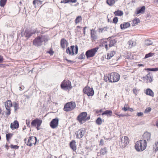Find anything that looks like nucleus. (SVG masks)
I'll list each match as a JSON object with an SVG mask.
<instances>
[{"mask_svg": "<svg viewBox=\"0 0 158 158\" xmlns=\"http://www.w3.org/2000/svg\"><path fill=\"white\" fill-rule=\"evenodd\" d=\"M42 4V1L40 0H34L33 2V4L35 8L37 6H39Z\"/></svg>", "mask_w": 158, "mask_h": 158, "instance_id": "bb28decb", "label": "nucleus"}, {"mask_svg": "<svg viewBox=\"0 0 158 158\" xmlns=\"http://www.w3.org/2000/svg\"><path fill=\"white\" fill-rule=\"evenodd\" d=\"M113 23L116 24L118 22V18L117 17H115L113 19Z\"/></svg>", "mask_w": 158, "mask_h": 158, "instance_id": "603ef678", "label": "nucleus"}, {"mask_svg": "<svg viewBox=\"0 0 158 158\" xmlns=\"http://www.w3.org/2000/svg\"><path fill=\"white\" fill-rule=\"evenodd\" d=\"M82 27L79 26H77L74 29V31L75 33H79L80 32V30Z\"/></svg>", "mask_w": 158, "mask_h": 158, "instance_id": "a19ab883", "label": "nucleus"}, {"mask_svg": "<svg viewBox=\"0 0 158 158\" xmlns=\"http://www.w3.org/2000/svg\"><path fill=\"white\" fill-rule=\"evenodd\" d=\"M115 0H106V3L110 6H113L115 3Z\"/></svg>", "mask_w": 158, "mask_h": 158, "instance_id": "473e14b6", "label": "nucleus"}, {"mask_svg": "<svg viewBox=\"0 0 158 158\" xmlns=\"http://www.w3.org/2000/svg\"><path fill=\"white\" fill-rule=\"evenodd\" d=\"M112 114V112L111 110H107L104 111L103 113L102 114V115H106L107 116H111Z\"/></svg>", "mask_w": 158, "mask_h": 158, "instance_id": "c85d7f7f", "label": "nucleus"}, {"mask_svg": "<svg viewBox=\"0 0 158 158\" xmlns=\"http://www.w3.org/2000/svg\"><path fill=\"white\" fill-rule=\"evenodd\" d=\"M85 132L86 131L84 129H81L75 132L76 138L79 139L82 138L85 135Z\"/></svg>", "mask_w": 158, "mask_h": 158, "instance_id": "2eb2a0df", "label": "nucleus"}, {"mask_svg": "<svg viewBox=\"0 0 158 158\" xmlns=\"http://www.w3.org/2000/svg\"><path fill=\"white\" fill-rule=\"evenodd\" d=\"M35 32V31L32 32L31 31H29L28 30H26L24 32V35L26 37L29 38Z\"/></svg>", "mask_w": 158, "mask_h": 158, "instance_id": "b1692460", "label": "nucleus"}, {"mask_svg": "<svg viewBox=\"0 0 158 158\" xmlns=\"http://www.w3.org/2000/svg\"><path fill=\"white\" fill-rule=\"evenodd\" d=\"M155 53H151L150 52L148 53L147 54H146L144 57L145 58H148L150 57H152L153 56L154 54Z\"/></svg>", "mask_w": 158, "mask_h": 158, "instance_id": "79ce46f5", "label": "nucleus"}, {"mask_svg": "<svg viewBox=\"0 0 158 158\" xmlns=\"http://www.w3.org/2000/svg\"><path fill=\"white\" fill-rule=\"evenodd\" d=\"M61 88L64 90H70L72 88L71 83L68 80H64L60 85Z\"/></svg>", "mask_w": 158, "mask_h": 158, "instance_id": "1a4fd4ad", "label": "nucleus"}, {"mask_svg": "<svg viewBox=\"0 0 158 158\" xmlns=\"http://www.w3.org/2000/svg\"><path fill=\"white\" fill-rule=\"evenodd\" d=\"M5 107L7 110L5 113L6 116H8L11 114V109L10 107L12 106V103L10 100H8L5 103Z\"/></svg>", "mask_w": 158, "mask_h": 158, "instance_id": "ddd939ff", "label": "nucleus"}, {"mask_svg": "<svg viewBox=\"0 0 158 158\" xmlns=\"http://www.w3.org/2000/svg\"><path fill=\"white\" fill-rule=\"evenodd\" d=\"M83 92L88 96H92L94 94V91L92 88L87 86L85 87L83 89Z\"/></svg>", "mask_w": 158, "mask_h": 158, "instance_id": "4468645a", "label": "nucleus"}, {"mask_svg": "<svg viewBox=\"0 0 158 158\" xmlns=\"http://www.w3.org/2000/svg\"><path fill=\"white\" fill-rule=\"evenodd\" d=\"M19 123L18 121L15 120L10 124V127L12 130L17 129L19 127Z\"/></svg>", "mask_w": 158, "mask_h": 158, "instance_id": "a211bd4d", "label": "nucleus"}, {"mask_svg": "<svg viewBox=\"0 0 158 158\" xmlns=\"http://www.w3.org/2000/svg\"><path fill=\"white\" fill-rule=\"evenodd\" d=\"M69 43L65 38H62L61 39L60 42L61 47L63 49H64L69 45Z\"/></svg>", "mask_w": 158, "mask_h": 158, "instance_id": "f3484780", "label": "nucleus"}, {"mask_svg": "<svg viewBox=\"0 0 158 158\" xmlns=\"http://www.w3.org/2000/svg\"><path fill=\"white\" fill-rule=\"evenodd\" d=\"M48 52L52 55H53L54 53V52L52 50H50V51Z\"/></svg>", "mask_w": 158, "mask_h": 158, "instance_id": "052dcab7", "label": "nucleus"}, {"mask_svg": "<svg viewBox=\"0 0 158 158\" xmlns=\"http://www.w3.org/2000/svg\"><path fill=\"white\" fill-rule=\"evenodd\" d=\"M78 50V48L77 45H76L75 46L72 45L71 46L70 48L68 47L67 48L66 52L69 55L73 56L77 54Z\"/></svg>", "mask_w": 158, "mask_h": 158, "instance_id": "6e6552de", "label": "nucleus"}, {"mask_svg": "<svg viewBox=\"0 0 158 158\" xmlns=\"http://www.w3.org/2000/svg\"><path fill=\"white\" fill-rule=\"evenodd\" d=\"M24 141L27 145L31 147L33 145H35L37 142V138L36 137L32 136L30 137L27 139L25 138Z\"/></svg>", "mask_w": 158, "mask_h": 158, "instance_id": "9d476101", "label": "nucleus"}, {"mask_svg": "<svg viewBox=\"0 0 158 158\" xmlns=\"http://www.w3.org/2000/svg\"><path fill=\"white\" fill-rule=\"evenodd\" d=\"M42 123V120L38 118H36L33 120L31 123V125L32 127H35L36 129L39 130L40 129V127Z\"/></svg>", "mask_w": 158, "mask_h": 158, "instance_id": "9b49d317", "label": "nucleus"}, {"mask_svg": "<svg viewBox=\"0 0 158 158\" xmlns=\"http://www.w3.org/2000/svg\"><path fill=\"white\" fill-rule=\"evenodd\" d=\"M130 26V24L129 22L124 23L120 25V28L121 29H124L127 28Z\"/></svg>", "mask_w": 158, "mask_h": 158, "instance_id": "393cba45", "label": "nucleus"}, {"mask_svg": "<svg viewBox=\"0 0 158 158\" xmlns=\"http://www.w3.org/2000/svg\"><path fill=\"white\" fill-rule=\"evenodd\" d=\"M123 12L119 10L115 11L114 12V15L115 16H121L123 15Z\"/></svg>", "mask_w": 158, "mask_h": 158, "instance_id": "2f4dec72", "label": "nucleus"}, {"mask_svg": "<svg viewBox=\"0 0 158 158\" xmlns=\"http://www.w3.org/2000/svg\"><path fill=\"white\" fill-rule=\"evenodd\" d=\"M10 147L11 148L16 149H18L19 147V146L16 145H14L13 144H11L10 145Z\"/></svg>", "mask_w": 158, "mask_h": 158, "instance_id": "8fccbe9b", "label": "nucleus"}, {"mask_svg": "<svg viewBox=\"0 0 158 158\" xmlns=\"http://www.w3.org/2000/svg\"><path fill=\"white\" fill-rule=\"evenodd\" d=\"M3 60V56H0V62H2Z\"/></svg>", "mask_w": 158, "mask_h": 158, "instance_id": "0e129e2a", "label": "nucleus"}, {"mask_svg": "<svg viewBox=\"0 0 158 158\" xmlns=\"http://www.w3.org/2000/svg\"><path fill=\"white\" fill-rule=\"evenodd\" d=\"M145 94L147 95H148L152 97H154V94L152 90L150 89H146L145 91Z\"/></svg>", "mask_w": 158, "mask_h": 158, "instance_id": "a878e982", "label": "nucleus"}, {"mask_svg": "<svg viewBox=\"0 0 158 158\" xmlns=\"http://www.w3.org/2000/svg\"><path fill=\"white\" fill-rule=\"evenodd\" d=\"M137 115L139 116H142L143 115V112H139L138 113Z\"/></svg>", "mask_w": 158, "mask_h": 158, "instance_id": "680f3d73", "label": "nucleus"}, {"mask_svg": "<svg viewBox=\"0 0 158 158\" xmlns=\"http://www.w3.org/2000/svg\"><path fill=\"white\" fill-rule=\"evenodd\" d=\"M12 106L14 108L15 111L16 112L17 110L19 108V103L14 102L12 103Z\"/></svg>", "mask_w": 158, "mask_h": 158, "instance_id": "7c9ffc66", "label": "nucleus"}, {"mask_svg": "<svg viewBox=\"0 0 158 158\" xmlns=\"http://www.w3.org/2000/svg\"><path fill=\"white\" fill-rule=\"evenodd\" d=\"M152 110V109L151 107H148L146 108L144 111V113H147L149 112Z\"/></svg>", "mask_w": 158, "mask_h": 158, "instance_id": "09e8293b", "label": "nucleus"}, {"mask_svg": "<svg viewBox=\"0 0 158 158\" xmlns=\"http://www.w3.org/2000/svg\"><path fill=\"white\" fill-rule=\"evenodd\" d=\"M77 0H69V2L76 3L77 2Z\"/></svg>", "mask_w": 158, "mask_h": 158, "instance_id": "69168bd1", "label": "nucleus"}, {"mask_svg": "<svg viewBox=\"0 0 158 158\" xmlns=\"http://www.w3.org/2000/svg\"><path fill=\"white\" fill-rule=\"evenodd\" d=\"M69 2V0H62L60 3H67Z\"/></svg>", "mask_w": 158, "mask_h": 158, "instance_id": "5fc2aeb1", "label": "nucleus"}, {"mask_svg": "<svg viewBox=\"0 0 158 158\" xmlns=\"http://www.w3.org/2000/svg\"><path fill=\"white\" fill-rule=\"evenodd\" d=\"M99 48L96 47L87 50L85 52V55L87 59L94 56L97 52Z\"/></svg>", "mask_w": 158, "mask_h": 158, "instance_id": "f8f14e48", "label": "nucleus"}, {"mask_svg": "<svg viewBox=\"0 0 158 158\" xmlns=\"http://www.w3.org/2000/svg\"><path fill=\"white\" fill-rule=\"evenodd\" d=\"M129 44L131 45V47L135 46L136 45V43L135 41H129Z\"/></svg>", "mask_w": 158, "mask_h": 158, "instance_id": "49530a36", "label": "nucleus"}, {"mask_svg": "<svg viewBox=\"0 0 158 158\" xmlns=\"http://www.w3.org/2000/svg\"><path fill=\"white\" fill-rule=\"evenodd\" d=\"M90 36L92 40H95L97 37L94 29H92L90 30Z\"/></svg>", "mask_w": 158, "mask_h": 158, "instance_id": "5701e85b", "label": "nucleus"}, {"mask_svg": "<svg viewBox=\"0 0 158 158\" xmlns=\"http://www.w3.org/2000/svg\"><path fill=\"white\" fill-rule=\"evenodd\" d=\"M26 123L27 127H30V120L27 119L26 121Z\"/></svg>", "mask_w": 158, "mask_h": 158, "instance_id": "3c124183", "label": "nucleus"}, {"mask_svg": "<svg viewBox=\"0 0 158 158\" xmlns=\"http://www.w3.org/2000/svg\"><path fill=\"white\" fill-rule=\"evenodd\" d=\"M153 150L155 152H156L158 151V142H156L155 143L153 147Z\"/></svg>", "mask_w": 158, "mask_h": 158, "instance_id": "58836bf2", "label": "nucleus"}, {"mask_svg": "<svg viewBox=\"0 0 158 158\" xmlns=\"http://www.w3.org/2000/svg\"><path fill=\"white\" fill-rule=\"evenodd\" d=\"M145 9V6H143L140 9L137 10V14H138L140 13H143Z\"/></svg>", "mask_w": 158, "mask_h": 158, "instance_id": "4c0bfd02", "label": "nucleus"}, {"mask_svg": "<svg viewBox=\"0 0 158 158\" xmlns=\"http://www.w3.org/2000/svg\"><path fill=\"white\" fill-rule=\"evenodd\" d=\"M153 42L150 40H147L145 41V45L146 46H148L152 45Z\"/></svg>", "mask_w": 158, "mask_h": 158, "instance_id": "37998d69", "label": "nucleus"}, {"mask_svg": "<svg viewBox=\"0 0 158 158\" xmlns=\"http://www.w3.org/2000/svg\"><path fill=\"white\" fill-rule=\"evenodd\" d=\"M151 134L148 132L144 133L143 135V140L147 141L148 142L151 139Z\"/></svg>", "mask_w": 158, "mask_h": 158, "instance_id": "6ab92c4d", "label": "nucleus"}, {"mask_svg": "<svg viewBox=\"0 0 158 158\" xmlns=\"http://www.w3.org/2000/svg\"><path fill=\"white\" fill-rule=\"evenodd\" d=\"M24 89V87L23 85H22L21 86H20L19 87V89L20 90H22Z\"/></svg>", "mask_w": 158, "mask_h": 158, "instance_id": "bf43d9fd", "label": "nucleus"}, {"mask_svg": "<svg viewBox=\"0 0 158 158\" xmlns=\"http://www.w3.org/2000/svg\"><path fill=\"white\" fill-rule=\"evenodd\" d=\"M82 20V18L81 16H77L75 20V23L77 24L79 23Z\"/></svg>", "mask_w": 158, "mask_h": 158, "instance_id": "e433bc0d", "label": "nucleus"}, {"mask_svg": "<svg viewBox=\"0 0 158 158\" xmlns=\"http://www.w3.org/2000/svg\"><path fill=\"white\" fill-rule=\"evenodd\" d=\"M86 28H87L86 27H84L83 28L82 30H83V34H84V35H85V33H86L85 29Z\"/></svg>", "mask_w": 158, "mask_h": 158, "instance_id": "4d7b16f0", "label": "nucleus"}, {"mask_svg": "<svg viewBox=\"0 0 158 158\" xmlns=\"http://www.w3.org/2000/svg\"><path fill=\"white\" fill-rule=\"evenodd\" d=\"M128 110H129L131 112H132L134 111V110L132 108H130L129 107L128 108Z\"/></svg>", "mask_w": 158, "mask_h": 158, "instance_id": "774afa93", "label": "nucleus"}, {"mask_svg": "<svg viewBox=\"0 0 158 158\" xmlns=\"http://www.w3.org/2000/svg\"><path fill=\"white\" fill-rule=\"evenodd\" d=\"M48 40V36L41 35L36 37L33 40V45L37 47L41 46L44 42H46Z\"/></svg>", "mask_w": 158, "mask_h": 158, "instance_id": "f03ea898", "label": "nucleus"}, {"mask_svg": "<svg viewBox=\"0 0 158 158\" xmlns=\"http://www.w3.org/2000/svg\"><path fill=\"white\" fill-rule=\"evenodd\" d=\"M85 57V55L83 53H82L78 57V59L80 60H81L82 59H84Z\"/></svg>", "mask_w": 158, "mask_h": 158, "instance_id": "a18cd8bd", "label": "nucleus"}, {"mask_svg": "<svg viewBox=\"0 0 158 158\" xmlns=\"http://www.w3.org/2000/svg\"><path fill=\"white\" fill-rule=\"evenodd\" d=\"M100 144L102 145H103L104 144L103 143V140L102 139H101L100 140Z\"/></svg>", "mask_w": 158, "mask_h": 158, "instance_id": "338daca9", "label": "nucleus"}, {"mask_svg": "<svg viewBox=\"0 0 158 158\" xmlns=\"http://www.w3.org/2000/svg\"><path fill=\"white\" fill-rule=\"evenodd\" d=\"M147 146V142L141 140L136 142L135 147L137 151L141 152L144 150L146 148Z\"/></svg>", "mask_w": 158, "mask_h": 158, "instance_id": "7ed1b4c3", "label": "nucleus"}, {"mask_svg": "<svg viewBox=\"0 0 158 158\" xmlns=\"http://www.w3.org/2000/svg\"><path fill=\"white\" fill-rule=\"evenodd\" d=\"M107 152L106 148H101L99 152L98 153V156H102L106 154Z\"/></svg>", "mask_w": 158, "mask_h": 158, "instance_id": "412c9836", "label": "nucleus"}, {"mask_svg": "<svg viewBox=\"0 0 158 158\" xmlns=\"http://www.w3.org/2000/svg\"><path fill=\"white\" fill-rule=\"evenodd\" d=\"M116 43V41L114 39L109 40L108 39L103 41L102 45L104 47L106 50L110 49V48L114 46Z\"/></svg>", "mask_w": 158, "mask_h": 158, "instance_id": "20e7f679", "label": "nucleus"}, {"mask_svg": "<svg viewBox=\"0 0 158 158\" xmlns=\"http://www.w3.org/2000/svg\"><path fill=\"white\" fill-rule=\"evenodd\" d=\"M102 112V109H100V110H96V113L98 114L99 115H100V114Z\"/></svg>", "mask_w": 158, "mask_h": 158, "instance_id": "6e6d98bb", "label": "nucleus"}, {"mask_svg": "<svg viewBox=\"0 0 158 158\" xmlns=\"http://www.w3.org/2000/svg\"><path fill=\"white\" fill-rule=\"evenodd\" d=\"M120 78V76L118 73L112 72L105 75L104 79L107 82H115L118 81Z\"/></svg>", "mask_w": 158, "mask_h": 158, "instance_id": "f257e3e1", "label": "nucleus"}, {"mask_svg": "<svg viewBox=\"0 0 158 158\" xmlns=\"http://www.w3.org/2000/svg\"><path fill=\"white\" fill-rule=\"evenodd\" d=\"M144 79L146 80V82H151L152 81V75L148 73L146 76L143 77Z\"/></svg>", "mask_w": 158, "mask_h": 158, "instance_id": "4be33fe9", "label": "nucleus"}, {"mask_svg": "<svg viewBox=\"0 0 158 158\" xmlns=\"http://www.w3.org/2000/svg\"><path fill=\"white\" fill-rule=\"evenodd\" d=\"M87 114L86 112H83L78 116L77 119L79 123L82 124L90 119V116L87 117Z\"/></svg>", "mask_w": 158, "mask_h": 158, "instance_id": "39448f33", "label": "nucleus"}, {"mask_svg": "<svg viewBox=\"0 0 158 158\" xmlns=\"http://www.w3.org/2000/svg\"><path fill=\"white\" fill-rule=\"evenodd\" d=\"M115 54V52L114 51H111L110 52L107 54V59H111Z\"/></svg>", "mask_w": 158, "mask_h": 158, "instance_id": "c756f323", "label": "nucleus"}, {"mask_svg": "<svg viewBox=\"0 0 158 158\" xmlns=\"http://www.w3.org/2000/svg\"><path fill=\"white\" fill-rule=\"evenodd\" d=\"M58 158H66L65 155V154H62L59 156Z\"/></svg>", "mask_w": 158, "mask_h": 158, "instance_id": "e2e57ef3", "label": "nucleus"}, {"mask_svg": "<svg viewBox=\"0 0 158 158\" xmlns=\"http://www.w3.org/2000/svg\"><path fill=\"white\" fill-rule=\"evenodd\" d=\"M76 104L75 102H68L64 105L63 110L67 112L71 111L75 109Z\"/></svg>", "mask_w": 158, "mask_h": 158, "instance_id": "423d86ee", "label": "nucleus"}, {"mask_svg": "<svg viewBox=\"0 0 158 158\" xmlns=\"http://www.w3.org/2000/svg\"><path fill=\"white\" fill-rule=\"evenodd\" d=\"M147 70H149V71H158V68H148L146 69Z\"/></svg>", "mask_w": 158, "mask_h": 158, "instance_id": "de8ad7c7", "label": "nucleus"}, {"mask_svg": "<svg viewBox=\"0 0 158 158\" xmlns=\"http://www.w3.org/2000/svg\"><path fill=\"white\" fill-rule=\"evenodd\" d=\"M59 120L57 118L53 119L50 123V126L52 129L57 128L58 125Z\"/></svg>", "mask_w": 158, "mask_h": 158, "instance_id": "dca6fc26", "label": "nucleus"}, {"mask_svg": "<svg viewBox=\"0 0 158 158\" xmlns=\"http://www.w3.org/2000/svg\"><path fill=\"white\" fill-rule=\"evenodd\" d=\"M128 105L125 104L124 107L122 108V110L125 111H126L128 110Z\"/></svg>", "mask_w": 158, "mask_h": 158, "instance_id": "c03bdc74", "label": "nucleus"}, {"mask_svg": "<svg viewBox=\"0 0 158 158\" xmlns=\"http://www.w3.org/2000/svg\"><path fill=\"white\" fill-rule=\"evenodd\" d=\"M133 93L135 94V95H137V90L136 89H133Z\"/></svg>", "mask_w": 158, "mask_h": 158, "instance_id": "13d9d810", "label": "nucleus"}, {"mask_svg": "<svg viewBox=\"0 0 158 158\" xmlns=\"http://www.w3.org/2000/svg\"><path fill=\"white\" fill-rule=\"evenodd\" d=\"M115 114H116V115L118 116H119V117H124L126 116L125 114H118L117 113H115Z\"/></svg>", "mask_w": 158, "mask_h": 158, "instance_id": "864d4df0", "label": "nucleus"}, {"mask_svg": "<svg viewBox=\"0 0 158 158\" xmlns=\"http://www.w3.org/2000/svg\"><path fill=\"white\" fill-rule=\"evenodd\" d=\"M103 122L104 120H102V119L100 117L98 118L96 120V123L98 125H101L102 123Z\"/></svg>", "mask_w": 158, "mask_h": 158, "instance_id": "c9c22d12", "label": "nucleus"}, {"mask_svg": "<svg viewBox=\"0 0 158 158\" xmlns=\"http://www.w3.org/2000/svg\"><path fill=\"white\" fill-rule=\"evenodd\" d=\"M108 29V27L107 26H106L102 28H99L98 31L99 33H102L107 31Z\"/></svg>", "mask_w": 158, "mask_h": 158, "instance_id": "cd10ccee", "label": "nucleus"}, {"mask_svg": "<svg viewBox=\"0 0 158 158\" xmlns=\"http://www.w3.org/2000/svg\"><path fill=\"white\" fill-rule=\"evenodd\" d=\"M140 22V20L139 18H135L132 21V26H135V25Z\"/></svg>", "mask_w": 158, "mask_h": 158, "instance_id": "f704fd0d", "label": "nucleus"}, {"mask_svg": "<svg viewBox=\"0 0 158 158\" xmlns=\"http://www.w3.org/2000/svg\"><path fill=\"white\" fill-rule=\"evenodd\" d=\"M7 0H1L0 1V6L1 7H4L6 5Z\"/></svg>", "mask_w": 158, "mask_h": 158, "instance_id": "ea45409f", "label": "nucleus"}, {"mask_svg": "<svg viewBox=\"0 0 158 158\" xmlns=\"http://www.w3.org/2000/svg\"><path fill=\"white\" fill-rule=\"evenodd\" d=\"M119 145L121 148H125L129 143L130 140L127 136H123L120 138Z\"/></svg>", "mask_w": 158, "mask_h": 158, "instance_id": "0eeeda50", "label": "nucleus"}, {"mask_svg": "<svg viewBox=\"0 0 158 158\" xmlns=\"http://www.w3.org/2000/svg\"><path fill=\"white\" fill-rule=\"evenodd\" d=\"M69 146L71 148L73 151H75L77 150L76 142L75 140H72L70 143Z\"/></svg>", "mask_w": 158, "mask_h": 158, "instance_id": "aec40b11", "label": "nucleus"}, {"mask_svg": "<svg viewBox=\"0 0 158 158\" xmlns=\"http://www.w3.org/2000/svg\"><path fill=\"white\" fill-rule=\"evenodd\" d=\"M13 135V134L11 133L6 134V138L7 141L9 142L10 139L11 138Z\"/></svg>", "mask_w": 158, "mask_h": 158, "instance_id": "72a5a7b5", "label": "nucleus"}]
</instances>
